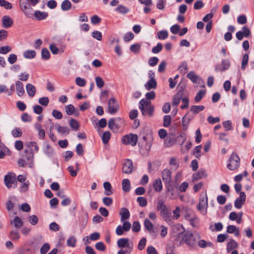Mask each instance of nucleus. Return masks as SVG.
<instances>
[{"mask_svg": "<svg viewBox=\"0 0 254 254\" xmlns=\"http://www.w3.org/2000/svg\"><path fill=\"white\" fill-rule=\"evenodd\" d=\"M95 82L97 86L99 88L103 87L104 85V81H103V79L100 76H97L95 78Z\"/></svg>", "mask_w": 254, "mask_h": 254, "instance_id": "nucleus-60", "label": "nucleus"}, {"mask_svg": "<svg viewBox=\"0 0 254 254\" xmlns=\"http://www.w3.org/2000/svg\"><path fill=\"white\" fill-rule=\"evenodd\" d=\"M56 127L59 133L67 134L69 132V129L67 127L61 126L59 124L56 125Z\"/></svg>", "mask_w": 254, "mask_h": 254, "instance_id": "nucleus-30", "label": "nucleus"}, {"mask_svg": "<svg viewBox=\"0 0 254 254\" xmlns=\"http://www.w3.org/2000/svg\"><path fill=\"white\" fill-rule=\"evenodd\" d=\"M111 135V134L109 131H106L103 133L101 138L104 144H107L109 142Z\"/></svg>", "mask_w": 254, "mask_h": 254, "instance_id": "nucleus-33", "label": "nucleus"}, {"mask_svg": "<svg viewBox=\"0 0 254 254\" xmlns=\"http://www.w3.org/2000/svg\"><path fill=\"white\" fill-rule=\"evenodd\" d=\"M249 61V55L248 54H245L244 55L242 59V64H241V69L242 70H245L246 68V66L248 64Z\"/></svg>", "mask_w": 254, "mask_h": 254, "instance_id": "nucleus-38", "label": "nucleus"}, {"mask_svg": "<svg viewBox=\"0 0 254 254\" xmlns=\"http://www.w3.org/2000/svg\"><path fill=\"white\" fill-rule=\"evenodd\" d=\"M133 165L132 161L129 159H127L123 164L122 171L125 174H130L132 172Z\"/></svg>", "mask_w": 254, "mask_h": 254, "instance_id": "nucleus-14", "label": "nucleus"}, {"mask_svg": "<svg viewBox=\"0 0 254 254\" xmlns=\"http://www.w3.org/2000/svg\"><path fill=\"white\" fill-rule=\"evenodd\" d=\"M145 228L149 232L153 231V225L148 219H145L144 222Z\"/></svg>", "mask_w": 254, "mask_h": 254, "instance_id": "nucleus-41", "label": "nucleus"}, {"mask_svg": "<svg viewBox=\"0 0 254 254\" xmlns=\"http://www.w3.org/2000/svg\"><path fill=\"white\" fill-rule=\"evenodd\" d=\"M13 24L12 19L8 15H4L2 18V26L4 28H9Z\"/></svg>", "mask_w": 254, "mask_h": 254, "instance_id": "nucleus-15", "label": "nucleus"}, {"mask_svg": "<svg viewBox=\"0 0 254 254\" xmlns=\"http://www.w3.org/2000/svg\"><path fill=\"white\" fill-rule=\"evenodd\" d=\"M11 224H13L14 227L17 229H20L23 225L22 220L18 216H15Z\"/></svg>", "mask_w": 254, "mask_h": 254, "instance_id": "nucleus-24", "label": "nucleus"}, {"mask_svg": "<svg viewBox=\"0 0 254 254\" xmlns=\"http://www.w3.org/2000/svg\"><path fill=\"white\" fill-rule=\"evenodd\" d=\"M187 77L190 79L193 83H196L198 78V76L196 75L194 71H190L187 75Z\"/></svg>", "mask_w": 254, "mask_h": 254, "instance_id": "nucleus-34", "label": "nucleus"}, {"mask_svg": "<svg viewBox=\"0 0 254 254\" xmlns=\"http://www.w3.org/2000/svg\"><path fill=\"white\" fill-rule=\"evenodd\" d=\"M50 249V245L48 243H45L40 249L41 254H46Z\"/></svg>", "mask_w": 254, "mask_h": 254, "instance_id": "nucleus-54", "label": "nucleus"}, {"mask_svg": "<svg viewBox=\"0 0 254 254\" xmlns=\"http://www.w3.org/2000/svg\"><path fill=\"white\" fill-rule=\"evenodd\" d=\"M151 105L150 101H148L145 99H142L139 102V109L140 110L141 113L144 114V108Z\"/></svg>", "mask_w": 254, "mask_h": 254, "instance_id": "nucleus-20", "label": "nucleus"}, {"mask_svg": "<svg viewBox=\"0 0 254 254\" xmlns=\"http://www.w3.org/2000/svg\"><path fill=\"white\" fill-rule=\"evenodd\" d=\"M222 124L226 130L228 131L232 129V122L230 120L225 121L223 122Z\"/></svg>", "mask_w": 254, "mask_h": 254, "instance_id": "nucleus-56", "label": "nucleus"}, {"mask_svg": "<svg viewBox=\"0 0 254 254\" xmlns=\"http://www.w3.org/2000/svg\"><path fill=\"white\" fill-rule=\"evenodd\" d=\"M36 55V53L34 50H26L23 53V57L26 59H33Z\"/></svg>", "mask_w": 254, "mask_h": 254, "instance_id": "nucleus-29", "label": "nucleus"}, {"mask_svg": "<svg viewBox=\"0 0 254 254\" xmlns=\"http://www.w3.org/2000/svg\"><path fill=\"white\" fill-rule=\"evenodd\" d=\"M145 87L147 90L155 89L157 87V82L155 80H149L145 84Z\"/></svg>", "mask_w": 254, "mask_h": 254, "instance_id": "nucleus-26", "label": "nucleus"}, {"mask_svg": "<svg viewBox=\"0 0 254 254\" xmlns=\"http://www.w3.org/2000/svg\"><path fill=\"white\" fill-rule=\"evenodd\" d=\"M123 190L125 192H128L130 189V184L129 180L127 179H125L122 181Z\"/></svg>", "mask_w": 254, "mask_h": 254, "instance_id": "nucleus-25", "label": "nucleus"}, {"mask_svg": "<svg viewBox=\"0 0 254 254\" xmlns=\"http://www.w3.org/2000/svg\"><path fill=\"white\" fill-rule=\"evenodd\" d=\"M238 246L237 243L234 240H231L227 244V251L228 252L232 251Z\"/></svg>", "mask_w": 254, "mask_h": 254, "instance_id": "nucleus-40", "label": "nucleus"}, {"mask_svg": "<svg viewBox=\"0 0 254 254\" xmlns=\"http://www.w3.org/2000/svg\"><path fill=\"white\" fill-rule=\"evenodd\" d=\"M205 94V90H200L196 94V96L194 98V101L196 103L199 102L202 98L203 97L204 95Z\"/></svg>", "mask_w": 254, "mask_h": 254, "instance_id": "nucleus-43", "label": "nucleus"}, {"mask_svg": "<svg viewBox=\"0 0 254 254\" xmlns=\"http://www.w3.org/2000/svg\"><path fill=\"white\" fill-rule=\"evenodd\" d=\"M116 11L121 14H126L129 11V9L124 5L120 4L116 8Z\"/></svg>", "mask_w": 254, "mask_h": 254, "instance_id": "nucleus-21", "label": "nucleus"}, {"mask_svg": "<svg viewBox=\"0 0 254 254\" xmlns=\"http://www.w3.org/2000/svg\"><path fill=\"white\" fill-rule=\"evenodd\" d=\"M171 172L168 169H164L161 172L162 180L166 185H170L171 181Z\"/></svg>", "mask_w": 254, "mask_h": 254, "instance_id": "nucleus-12", "label": "nucleus"}, {"mask_svg": "<svg viewBox=\"0 0 254 254\" xmlns=\"http://www.w3.org/2000/svg\"><path fill=\"white\" fill-rule=\"evenodd\" d=\"M4 183L7 189L16 188L17 180L15 174L11 172L7 173L4 177Z\"/></svg>", "mask_w": 254, "mask_h": 254, "instance_id": "nucleus-5", "label": "nucleus"}, {"mask_svg": "<svg viewBox=\"0 0 254 254\" xmlns=\"http://www.w3.org/2000/svg\"><path fill=\"white\" fill-rule=\"evenodd\" d=\"M153 186L154 189L156 191L160 192L162 190V183L160 178L157 179L153 183Z\"/></svg>", "mask_w": 254, "mask_h": 254, "instance_id": "nucleus-22", "label": "nucleus"}, {"mask_svg": "<svg viewBox=\"0 0 254 254\" xmlns=\"http://www.w3.org/2000/svg\"><path fill=\"white\" fill-rule=\"evenodd\" d=\"M240 164V159L239 156L236 153H232L229 159L227 168L232 171L235 170L239 168Z\"/></svg>", "mask_w": 254, "mask_h": 254, "instance_id": "nucleus-6", "label": "nucleus"}, {"mask_svg": "<svg viewBox=\"0 0 254 254\" xmlns=\"http://www.w3.org/2000/svg\"><path fill=\"white\" fill-rule=\"evenodd\" d=\"M137 202H138L139 205L141 207H145L147 203L146 199L142 196L137 197Z\"/></svg>", "mask_w": 254, "mask_h": 254, "instance_id": "nucleus-55", "label": "nucleus"}, {"mask_svg": "<svg viewBox=\"0 0 254 254\" xmlns=\"http://www.w3.org/2000/svg\"><path fill=\"white\" fill-rule=\"evenodd\" d=\"M76 243V239L73 236H71L68 238L67 240V246L70 247H74Z\"/></svg>", "mask_w": 254, "mask_h": 254, "instance_id": "nucleus-39", "label": "nucleus"}, {"mask_svg": "<svg viewBox=\"0 0 254 254\" xmlns=\"http://www.w3.org/2000/svg\"><path fill=\"white\" fill-rule=\"evenodd\" d=\"M69 126L74 130H77L79 127L78 122L74 119H71L69 121Z\"/></svg>", "mask_w": 254, "mask_h": 254, "instance_id": "nucleus-46", "label": "nucleus"}, {"mask_svg": "<svg viewBox=\"0 0 254 254\" xmlns=\"http://www.w3.org/2000/svg\"><path fill=\"white\" fill-rule=\"evenodd\" d=\"M208 207V198L205 194L204 196H201L199 198V202L197 206V208L200 213L204 215L207 213V208Z\"/></svg>", "mask_w": 254, "mask_h": 254, "instance_id": "nucleus-7", "label": "nucleus"}, {"mask_svg": "<svg viewBox=\"0 0 254 254\" xmlns=\"http://www.w3.org/2000/svg\"><path fill=\"white\" fill-rule=\"evenodd\" d=\"M122 141L124 144H130L132 146H135L137 141V136L136 134H133L124 135L122 138Z\"/></svg>", "mask_w": 254, "mask_h": 254, "instance_id": "nucleus-9", "label": "nucleus"}, {"mask_svg": "<svg viewBox=\"0 0 254 254\" xmlns=\"http://www.w3.org/2000/svg\"><path fill=\"white\" fill-rule=\"evenodd\" d=\"M117 245L120 248H126L125 251L131 253L133 250V244L129 243L128 238H121L117 241Z\"/></svg>", "mask_w": 254, "mask_h": 254, "instance_id": "nucleus-8", "label": "nucleus"}, {"mask_svg": "<svg viewBox=\"0 0 254 254\" xmlns=\"http://www.w3.org/2000/svg\"><path fill=\"white\" fill-rule=\"evenodd\" d=\"M34 16L38 20H42L46 19L48 14L47 12L44 11H41L40 10H36L34 12Z\"/></svg>", "mask_w": 254, "mask_h": 254, "instance_id": "nucleus-19", "label": "nucleus"}, {"mask_svg": "<svg viewBox=\"0 0 254 254\" xmlns=\"http://www.w3.org/2000/svg\"><path fill=\"white\" fill-rule=\"evenodd\" d=\"M26 90L28 95L33 97L35 96L36 89L35 87L32 84L28 83L26 85Z\"/></svg>", "mask_w": 254, "mask_h": 254, "instance_id": "nucleus-18", "label": "nucleus"}, {"mask_svg": "<svg viewBox=\"0 0 254 254\" xmlns=\"http://www.w3.org/2000/svg\"><path fill=\"white\" fill-rule=\"evenodd\" d=\"M76 84L80 87H83L86 84V80L80 77H77L75 79Z\"/></svg>", "mask_w": 254, "mask_h": 254, "instance_id": "nucleus-59", "label": "nucleus"}, {"mask_svg": "<svg viewBox=\"0 0 254 254\" xmlns=\"http://www.w3.org/2000/svg\"><path fill=\"white\" fill-rule=\"evenodd\" d=\"M178 88H180V89L178 91V93L174 96L172 103L173 106H178L183 96V90L184 87L182 85H181V84L180 83L178 86Z\"/></svg>", "mask_w": 254, "mask_h": 254, "instance_id": "nucleus-11", "label": "nucleus"}, {"mask_svg": "<svg viewBox=\"0 0 254 254\" xmlns=\"http://www.w3.org/2000/svg\"><path fill=\"white\" fill-rule=\"evenodd\" d=\"M65 112L67 115H72L75 111V108L72 105H68L65 107Z\"/></svg>", "mask_w": 254, "mask_h": 254, "instance_id": "nucleus-48", "label": "nucleus"}, {"mask_svg": "<svg viewBox=\"0 0 254 254\" xmlns=\"http://www.w3.org/2000/svg\"><path fill=\"white\" fill-rule=\"evenodd\" d=\"M140 230V224L138 221L133 222L132 231L134 232H138Z\"/></svg>", "mask_w": 254, "mask_h": 254, "instance_id": "nucleus-62", "label": "nucleus"}, {"mask_svg": "<svg viewBox=\"0 0 254 254\" xmlns=\"http://www.w3.org/2000/svg\"><path fill=\"white\" fill-rule=\"evenodd\" d=\"M17 60V56L14 54H11L9 55L7 60L9 63L11 64L15 63Z\"/></svg>", "mask_w": 254, "mask_h": 254, "instance_id": "nucleus-64", "label": "nucleus"}, {"mask_svg": "<svg viewBox=\"0 0 254 254\" xmlns=\"http://www.w3.org/2000/svg\"><path fill=\"white\" fill-rule=\"evenodd\" d=\"M154 108L153 106L150 105L148 107L144 108V114L142 113L143 116H149L151 117L153 115Z\"/></svg>", "mask_w": 254, "mask_h": 254, "instance_id": "nucleus-31", "label": "nucleus"}, {"mask_svg": "<svg viewBox=\"0 0 254 254\" xmlns=\"http://www.w3.org/2000/svg\"><path fill=\"white\" fill-rule=\"evenodd\" d=\"M42 59L44 60H48L50 58V54L47 48H43L41 51Z\"/></svg>", "mask_w": 254, "mask_h": 254, "instance_id": "nucleus-42", "label": "nucleus"}, {"mask_svg": "<svg viewBox=\"0 0 254 254\" xmlns=\"http://www.w3.org/2000/svg\"><path fill=\"white\" fill-rule=\"evenodd\" d=\"M187 139V135L185 133H181L177 138V141L182 145Z\"/></svg>", "mask_w": 254, "mask_h": 254, "instance_id": "nucleus-51", "label": "nucleus"}, {"mask_svg": "<svg viewBox=\"0 0 254 254\" xmlns=\"http://www.w3.org/2000/svg\"><path fill=\"white\" fill-rule=\"evenodd\" d=\"M175 228L180 231L175 239L176 245L180 246L185 243L190 247L195 246L196 240L192 233L186 231L183 226L180 224L175 225Z\"/></svg>", "mask_w": 254, "mask_h": 254, "instance_id": "nucleus-1", "label": "nucleus"}, {"mask_svg": "<svg viewBox=\"0 0 254 254\" xmlns=\"http://www.w3.org/2000/svg\"><path fill=\"white\" fill-rule=\"evenodd\" d=\"M39 0H19V5L23 13L29 18H32L33 16L32 6H34Z\"/></svg>", "mask_w": 254, "mask_h": 254, "instance_id": "nucleus-2", "label": "nucleus"}, {"mask_svg": "<svg viewBox=\"0 0 254 254\" xmlns=\"http://www.w3.org/2000/svg\"><path fill=\"white\" fill-rule=\"evenodd\" d=\"M198 246L201 248H205L206 247H212L213 244L210 242H206L204 240H200L198 243Z\"/></svg>", "mask_w": 254, "mask_h": 254, "instance_id": "nucleus-45", "label": "nucleus"}, {"mask_svg": "<svg viewBox=\"0 0 254 254\" xmlns=\"http://www.w3.org/2000/svg\"><path fill=\"white\" fill-rule=\"evenodd\" d=\"M60 226L56 222H52L49 225V229L51 231L57 232L60 230Z\"/></svg>", "mask_w": 254, "mask_h": 254, "instance_id": "nucleus-58", "label": "nucleus"}, {"mask_svg": "<svg viewBox=\"0 0 254 254\" xmlns=\"http://www.w3.org/2000/svg\"><path fill=\"white\" fill-rule=\"evenodd\" d=\"M163 46L160 43L157 44V46L152 49V52L154 54H157L162 50Z\"/></svg>", "mask_w": 254, "mask_h": 254, "instance_id": "nucleus-61", "label": "nucleus"}, {"mask_svg": "<svg viewBox=\"0 0 254 254\" xmlns=\"http://www.w3.org/2000/svg\"><path fill=\"white\" fill-rule=\"evenodd\" d=\"M44 153L49 158H51L54 154L53 149L49 145L46 144L43 149Z\"/></svg>", "mask_w": 254, "mask_h": 254, "instance_id": "nucleus-23", "label": "nucleus"}, {"mask_svg": "<svg viewBox=\"0 0 254 254\" xmlns=\"http://www.w3.org/2000/svg\"><path fill=\"white\" fill-rule=\"evenodd\" d=\"M35 127L38 131V135L40 139H43L45 136V131L44 129L41 128V126L39 124L35 125Z\"/></svg>", "mask_w": 254, "mask_h": 254, "instance_id": "nucleus-37", "label": "nucleus"}, {"mask_svg": "<svg viewBox=\"0 0 254 254\" xmlns=\"http://www.w3.org/2000/svg\"><path fill=\"white\" fill-rule=\"evenodd\" d=\"M246 194L244 192H240V196L234 202L235 207L238 209L242 208L246 200Z\"/></svg>", "mask_w": 254, "mask_h": 254, "instance_id": "nucleus-13", "label": "nucleus"}, {"mask_svg": "<svg viewBox=\"0 0 254 254\" xmlns=\"http://www.w3.org/2000/svg\"><path fill=\"white\" fill-rule=\"evenodd\" d=\"M16 90L18 96H22L25 93L23 84L20 81H17L15 82Z\"/></svg>", "mask_w": 254, "mask_h": 254, "instance_id": "nucleus-17", "label": "nucleus"}, {"mask_svg": "<svg viewBox=\"0 0 254 254\" xmlns=\"http://www.w3.org/2000/svg\"><path fill=\"white\" fill-rule=\"evenodd\" d=\"M201 145L196 146L193 150V154L195 156V157L199 158L200 156V152L201 149Z\"/></svg>", "mask_w": 254, "mask_h": 254, "instance_id": "nucleus-57", "label": "nucleus"}, {"mask_svg": "<svg viewBox=\"0 0 254 254\" xmlns=\"http://www.w3.org/2000/svg\"><path fill=\"white\" fill-rule=\"evenodd\" d=\"M140 48L141 46L139 44H134L130 46V50L135 54H137L139 52Z\"/></svg>", "mask_w": 254, "mask_h": 254, "instance_id": "nucleus-47", "label": "nucleus"}, {"mask_svg": "<svg viewBox=\"0 0 254 254\" xmlns=\"http://www.w3.org/2000/svg\"><path fill=\"white\" fill-rule=\"evenodd\" d=\"M20 237V234L17 230H12L9 233V238L12 241H17Z\"/></svg>", "mask_w": 254, "mask_h": 254, "instance_id": "nucleus-28", "label": "nucleus"}, {"mask_svg": "<svg viewBox=\"0 0 254 254\" xmlns=\"http://www.w3.org/2000/svg\"><path fill=\"white\" fill-rule=\"evenodd\" d=\"M156 209L159 212L160 216L164 221H167L170 220L171 213L163 200H159L158 201Z\"/></svg>", "mask_w": 254, "mask_h": 254, "instance_id": "nucleus-3", "label": "nucleus"}, {"mask_svg": "<svg viewBox=\"0 0 254 254\" xmlns=\"http://www.w3.org/2000/svg\"><path fill=\"white\" fill-rule=\"evenodd\" d=\"M108 112L112 115L116 114L119 109L118 102L114 98H111L108 101Z\"/></svg>", "mask_w": 254, "mask_h": 254, "instance_id": "nucleus-10", "label": "nucleus"}, {"mask_svg": "<svg viewBox=\"0 0 254 254\" xmlns=\"http://www.w3.org/2000/svg\"><path fill=\"white\" fill-rule=\"evenodd\" d=\"M120 215H121V221L124 222L126 220L129 218L130 216L129 211L128 209L126 208H122L120 211Z\"/></svg>", "mask_w": 254, "mask_h": 254, "instance_id": "nucleus-16", "label": "nucleus"}, {"mask_svg": "<svg viewBox=\"0 0 254 254\" xmlns=\"http://www.w3.org/2000/svg\"><path fill=\"white\" fill-rule=\"evenodd\" d=\"M146 243V239L144 238H142L137 246V248L139 250L141 251L144 249Z\"/></svg>", "mask_w": 254, "mask_h": 254, "instance_id": "nucleus-63", "label": "nucleus"}, {"mask_svg": "<svg viewBox=\"0 0 254 254\" xmlns=\"http://www.w3.org/2000/svg\"><path fill=\"white\" fill-rule=\"evenodd\" d=\"M104 189L105 190L104 193L106 195H110L113 194V192L112 190V187L110 183L108 182H105L103 184Z\"/></svg>", "mask_w": 254, "mask_h": 254, "instance_id": "nucleus-27", "label": "nucleus"}, {"mask_svg": "<svg viewBox=\"0 0 254 254\" xmlns=\"http://www.w3.org/2000/svg\"><path fill=\"white\" fill-rule=\"evenodd\" d=\"M39 103L42 106H47L49 103V99L48 97L40 98L38 100Z\"/></svg>", "mask_w": 254, "mask_h": 254, "instance_id": "nucleus-53", "label": "nucleus"}, {"mask_svg": "<svg viewBox=\"0 0 254 254\" xmlns=\"http://www.w3.org/2000/svg\"><path fill=\"white\" fill-rule=\"evenodd\" d=\"M215 228L213 226H210L209 228L211 231H220L223 229V225L221 222H218L217 223H215L214 224Z\"/></svg>", "mask_w": 254, "mask_h": 254, "instance_id": "nucleus-49", "label": "nucleus"}, {"mask_svg": "<svg viewBox=\"0 0 254 254\" xmlns=\"http://www.w3.org/2000/svg\"><path fill=\"white\" fill-rule=\"evenodd\" d=\"M71 7V3L68 0H64L61 4V8L63 11L69 10Z\"/></svg>", "mask_w": 254, "mask_h": 254, "instance_id": "nucleus-32", "label": "nucleus"}, {"mask_svg": "<svg viewBox=\"0 0 254 254\" xmlns=\"http://www.w3.org/2000/svg\"><path fill=\"white\" fill-rule=\"evenodd\" d=\"M125 123L124 120L121 118H112L108 121V127L113 132H116L118 131Z\"/></svg>", "mask_w": 254, "mask_h": 254, "instance_id": "nucleus-4", "label": "nucleus"}, {"mask_svg": "<svg viewBox=\"0 0 254 254\" xmlns=\"http://www.w3.org/2000/svg\"><path fill=\"white\" fill-rule=\"evenodd\" d=\"M172 118L170 115H165L163 117V126L165 127H169L171 124Z\"/></svg>", "mask_w": 254, "mask_h": 254, "instance_id": "nucleus-36", "label": "nucleus"}, {"mask_svg": "<svg viewBox=\"0 0 254 254\" xmlns=\"http://www.w3.org/2000/svg\"><path fill=\"white\" fill-rule=\"evenodd\" d=\"M168 36V33L167 31H160L157 33L158 38L160 40H164Z\"/></svg>", "mask_w": 254, "mask_h": 254, "instance_id": "nucleus-50", "label": "nucleus"}, {"mask_svg": "<svg viewBox=\"0 0 254 254\" xmlns=\"http://www.w3.org/2000/svg\"><path fill=\"white\" fill-rule=\"evenodd\" d=\"M52 116L56 119L58 120H60L63 118V114L61 112L57 110H54L52 111Z\"/></svg>", "mask_w": 254, "mask_h": 254, "instance_id": "nucleus-52", "label": "nucleus"}, {"mask_svg": "<svg viewBox=\"0 0 254 254\" xmlns=\"http://www.w3.org/2000/svg\"><path fill=\"white\" fill-rule=\"evenodd\" d=\"M205 109L204 106H192L190 108V111L193 114H198L199 112L203 111Z\"/></svg>", "mask_w": 254, "mask_h": 254, "instance_id": "nucleus-35", "label": "nucleus"}, {"mask_svg": "<svg viewBox=\"0 0 254 254\" xmlns=\"http://www.w3.org/2000/svg\"><path fill=\"white\" fill-rule=\"evenodd\" d=\"M0 6L6 9H10L12 7L11 3L5 0H0Z\"/></svg>", "mask_w": 254, "mask_h": 254, "instance_id": "nucleus-44", "label": "nucleus"}]
</instances>
